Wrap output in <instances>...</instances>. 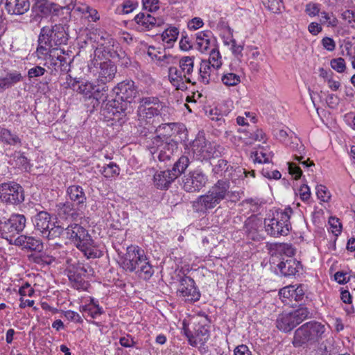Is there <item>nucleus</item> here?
<instances>
[{
    "label": "nucleus",
    "mask_w": 355,
    "mask_h": 355,
    "mask_svg": "<svg viewBox=\"0 0 355 355\" xmlns=\"http://www.w3.org/2000/svg\"><path fill=\"white\" fill-rule=\"evenodd\" d=\"M116 98L107 104V110L112 120L120 121L132 111V102L137 94V89L132 80H125L117 84L113 89Z\"/></svg>",
    "instance_id": "1"
},
{
    "label": "nucleus",
    "mask_w": 355,
    "mask_h": 355,
    "mask_svg": "<svg viewBox=\"0 0 355 355\" xmlns=\"http://www.w3.org/2000/svg\"><path fill=\"white\" fill-rule=\"evenodd\" d=\"M230 189L229 180H218L205 195L200 196L193 202V209L198 212L206 213L216 207L222 200H237L239 193Z\"/></svg>",
    "instance_id": "2"
},
{
    "label": "nucleus",
    "mask_w": 355,
    "mask_h": 355,
    "mask_svg": "<svg viewBox=\"0 0 355 355\" xmlns=\"http://www.w3.org/2000/svg\"><path fill=\"white\" fill-rule=\"evenodd\" d=\"M173 108L166 106L157 96L142 97L139 100L137 108V118L140 125H148L150 127L154 116H159L163 121L170 120Z\"/></svg>",
    "instance_id": "3"
},
{
    "label": "nucleus",
    "mask_w": 355,
    "mask_h": 355,
    "mask_svg": "<svg viewBox=\"0 0 355 355\" xmlns=\"http://www.w3.org/2000/svg\"><path fill=\"white\" fill-rule=\"evenodd\" d=\"M64 231L69 239L80 250L87 259L100 257L101 252L98 249L95 241L88 231L77 223H72L64 227Z\"/></svg>",
    "instance_id": "4"
},
{
    "label": "nucleus",
    "mask_w": 355,
    "mask_h": 355,
    "mask_svg": "<svg viewBox=\"0 0 355 355\" xmlns=\"http://www.w3.org/2000/svg\"><path fill=\"white\" fill-rule=\"evenodd\" d=\"M325 326L319 322H306L295 330L293 345L295 347L315 345L325 337Z\"/></svg>",
    "instance_id": "5"
},
{
    "label": "nucleus",
    "mask_w": 355,
    "mask_h": 355,
    "mask_svg": "<svg viewBox=\"0 0 355 355\" xmlns=\"http://www.w3.org/2000/svg\"><path fill=\"white\" fill-rule=\"evenodd\" d=\"M293 211L291 207L277 209L264 220V227L267 234L273 237L287 235L291 230L290 222Z\"/></svg>",
    "instance_id": "6"
},
{
    "label": "nucleus",
    "mask_w": 355,
    "mask_h": 355,
    "mask_svg": "<svg viewBox=\"0 0 355 355\" xmlns=\"http://www.w3.org/2000/svg\"><path fill=\"white\" fill-rule=\"evenodd\" d=\"M68 40V34L65 25L55 24L52 27L44 26L41 28L38 37L39 51L46 53V48H57V46L65 44Z\"/></svg>",
    "instance_id": "7"
},
{
    "label": "nucleus",
    "mask_w": 355,
    "mask_h": 355,
    "mask_svg": "<svg viewBox=\"0 0 355 355\" xmlns=\"http://www.w3.org/2000/svg\"><path fill=\"white\" fill-rule=\"evenodd\" d=\"M70 87L89 99L92 98L93 107L98 106L101 101L104 102L107 100L108 87L105 84L97 81L96 83L91 82H79L74 80L70 84Z\"/></svg>",
    "instance_id": "8"
},
{
    "label": "nucleus",
    "mask_w": 355,
    "mask_h": 355,
    "mask_svg": "<svg viewBox=\"0 0 355 355\" xmlns=\"http://www.w3.org/2000/svg\"><path fill=\"white\" fill-rule=\"evenodd\" d=\"M33 223L35 230L49 240L60 237L64 232V227L52 222L51 216L45 211H39L33 217Z\"/></svg>",
    "instance_id": "9"
},
{
    "label": "nucleus",
    "mask_w": 355,
    "mask_h": 355,
    "mask_svg": "<svg viewBox=\"0 0 355 355\" xmlns=\"http://www.w3.org/2000/svg\"><path fill=\"white\" fill-rule=\"evenodd\" d=\"M26 218L22 214H14L9 218L0 220V234L1 238L13 244L16 235L20 234L25 228Z\"/></svg>",
    "instance_id": "10"
},
{
    "label": "nucleus",
    "mask_w": 355,
    "mask_h": 355,
    "mask_svg": "<svg viewBox=\"0 0 355 355\" xmlns=\"http://www.w3.org/2000/svg\"><path fill=\"white\" fill-rule=\"evenodd\" d=\"M25 200L24 188L17 182L9 181L0 184V200L8 205H19Z\"/></svg>",
    "instance_id": "11"
},
{
    "label": "nucleus",
    "mask_w": 355,
    "mask_h": 355,
    "mask_svg": "<svg viewBox=\"0 0 355 355\" xmlns=\"http://www.w3.org/2000/svg\"><path fill=\"white\" fill-rule=\"evenodd\" d=\"M177 295L184 302L189 303L198 301L201 295L194 280L188 276L180 279Z\"/></svg>",
    "instance_id": "12"
},
{
    "label": "nucleus",
    "mask_w": 355,
    "mask_h": 355,
    "mask_svg": "<svg viewBox=\"0 0 355 355\" xmlns=\"http://www.w3.org/2000/svg\"><path fill=\"white\" fill-rule=\"evenodd\" d=\"M146 255L139 247H128L125 256L122 258L121 267L130 272L138 273V269Z\"/></svg>",
    "instance_id": "13"
},
{
    "label": "nucleus",
    "mask_w": 355,
    "mask_h": 355,
    "mask_svg": "<svg viewBox=\"0 0 355 355\" xmlns=\"http://www.w3.org/2000/svg\"><path fill=\"white\" fill-rule=\"evenodd\" d=\"M207 182V177L199 169L190 171L182 178V188L186 192H199Z\"/></svg>",
    "instance_id": "14"
},
{
    "label": "nucleus",
    "mask_w": 355,
    "mask_h": 355,
    "mask_svg": "<svg viewBox=\"0 0 355 355\" xmlns=\"http://www.w3.org/2000/svg\"><path fill=\"white\" fill-rule=\"evenodd\" d=\"M98 67V82L102 84L111 81L115 76L116 73V65L110 60L101 61L98 58H94L91 62V67Z\"/></svg>",
    "instance_id": "15"
},
{
    "label": "nucleus",
    "mask_w": 355,
    "mask_h": 355,
    "mask_svg": "<svg viewBox=\"0 0 355 355\" xmlns=\"http://www.w3.org/2000/svg\"><path fill=\"white\" fill-rule=\"evenodd\" d=\"M192 150L198 159H207L214 157V150L210 142L204 137H199L193 141Z\"/></svg>",
    "instance_id": "16"
},
{
    "label": "nucleus",
    "mask_w": 355,
    "mask_h": 355,
    "mask_svg": "<svg viewBox=\"0 0 355 355\" xmlns=\"http://www.w3.org/2000/svg\"><path fill=\"white\" fill-rule=\"evenodd\" d=\"M139 31H147L156 26H160L164 24V20L159 17H155L150 14L140 12L134 19Z\"/></svg>",
    "instance_id": "17"
},
{
    "label": "nucleus",
    "mask_w": 355,
    "mask_h": 355,
    "mask_svg": "<svg viewBox=\"0 0 355 355\" xmlns=\"http://www.w3.org/2000/svg\"><path fill=\"white\" fill-rule=\"evenodd\" d=\"M178 143L173 139L162 141L157 145V150L152 153L154 157L157 155L159 161L165 162L171 159L174 152L178 150Z\"/></svg>",
    "instance_id": "18"
},
{
    "label": "nucleus",
    "mask_w": 355,
    "mask_h": 355,
    "mask_svg": "<svg viewBox=\"0 0 355 355\" xmlns=\"http://www.w3.org/2000/svg\"><path fill=\"white\" fill-rule=\"evenodd\" d=\"M217 70V69L211 66L209 62L202 60L200 62L197 79L205 85L216 83L219 80Z\"/></svg>",
    "instance_id": "19"
},
{
    "label": "nucleus",
    "mask_w": 355,
    "mask_h": 355,
    "mask_svg": "<svg viewBox=\"0 0 355 355\" xmlns=\"http://www.w3.org/2000/svg\"><path fill=\"white\" fill-rule=\"evenodd\" d=\"M13 244L28 251L41 252L44 248L43 243L40 239L24 234L15 238Z\"/></svg>",
    "instance_id": "20"
},
{
    "label": "nucleus",
    "mask_w": 355,
    "mask_h": 355,
    "mask_svg": "<svg viewBox=\"0 0 355 355\" xmlns=\"http://www.w3.org/2000/svg\"><path fill=\"white\" fill-rule=\"evenodd\" d=\"M33 1L35 2L32 6V10L42 16H47L51 14L58 15L59 12L62 10V6L49 2L48 0Z\"/></svg>",
    "instance_id": "21"
},
{
    "label": "nucleus",
    "mask_w": 355,
    "mask_h": 355,
    "mask_svg": "<svg viewBox=\"0 0 355 355\" xmlns=\"http://www.w3.org/2000/svg\"><path fill=\"white\" fill-rule=\"evenodd\" d=\"M67 196L72 204L78 207V209L84 210L87 207V197L84 189L79 185L69 186L67 189Z\"/></svg>",
    "instance_id": "22"
},
{
    "label": "nucleus",
    "mask_w": 355,
    "mask_h": 355,
    "mask_svg": "<svg viewBox=\"0 0 355 355\" xmlns=\"http://www.w3.org/2000/svg\"><path fill=\"white\" fill-rule=\"evenodd\" d=\"M46 53H43L39 51V47L37 48L36 52L39 58L43 57L46 61H49V64L54 67H61L66 63L65 58L62 55V51L58 48H46Z\"/></svg>",
    "instance_id": "23"
},
{
    "label": "nucleus",
    "mask_w": 355,
    "mask_h": 355,
    "mask_svg": "<svg viewBox=\"0 0 355 355\" xmlns=\"http://www.w3.org/2000/svg\"><path fill=\"white\" fill-rule=\"evenodd\" d=\"M83 209H78V207L71 202L67 201L57 205L58 215L64 219L76 220L81 217Z\"/></svg>",
    "instance_id": "24"
},
{
    "label": "nucleus",
    "mask_w": 355,
    "mask_h": 355,
    "mask_svg": "<svg viewBox=\"0 0 355 355\" xmlns=\"http://www.w3.org/2000/svg\"><path fill=\"white\" fill-rule=\"evenodd\" d=\"M91 270L90 267H85L83 263H78L73 266L68 271V277L71 282H74L76 286L79 288L85 284L84 277Z\"/></svg>",
    "instance_id": "25"
},
{
    "label": "nucleus",
    "mask_w": 355,
    "mask_h": 355,
    "mask_svg": "<svg viewBox=\"0 0 355 355\" xmlns=\"http://www.w3.org/2000/svg\"><path fill=\"white\" fill-rule=\"evenodd\" d=\"M29 0H6L5 9L9 15H22L30 9Z\"/></svg>",
    "instance_id": "26"
},
{
    "label": "nucleus",
    "mask_w": 355,
    "mask_h": 355,
    "mask_svg": "<svg viewBox=\"0 0 355 355\" xmlns=\"http://www.w3.org/2000/svg\"><path fill=\"white\" fill-rule=\"evenodd\" d=\"M184 74L181 69H178L175 67H171L168 69V78L172 85L176 87L177 89L184 90L187 89L184 80L189 83L195 84L196 82L191 80V77L184 76Z\"/></svg>",
    "instance_id": "27"
},
{
    "label": "nucleus",
    "mask_w": 355,
    "mask_h": 355,
    "mask_svg": "<svg viewBox=\"0 0 355 355\" xmlns=\"http://www.w3.org/2000/svg\"><path fill=\"white\" fill-rule=\"evenodd\" d=\"M178 124L176 123L166 122L159 125L155 128V132L157 135L153 139V144H157L162 137L166 139H171L170 137L175 133V130L178 128Z\"/></svg>",
    "instance_id": "28"
},
{
    "label": "nucleus",
    "mask_w": 355,
    "mask_h": 355,
    "mask_svg": "<svg viewBox=\"0 0 355 355\" xmlns=\"http://www.w3.org/2000/svg\"><path fill=\"white\" fill-rule=\"evenodd\" d=\"M300 266V262L291 257L286 260L283 258L277 264L278 269L284 277L295 275L299 271Z\"/></svg>",
    "instance_id": "29"
},
{
    "label": "nucleus",
    "mask_w": 355,
    "mask_h": 355,
    "mask_svg": "<svg viewBox=\"0 0 355 355\" xmlns=\"http://www.w3.org/2000/svg\"><path fill=\"white\" fill-rule=\"evenodd\" d=\"M119 47V44L112 38L109 42H106V44L103 46L96 48L94 58L101 60V55L106 60H110V58H112V53H115Z\"/></svg>",
    "instance_id": "30"
},
{
    "label": "nucleus",
    "mask_w": 355,
    "mask_h": 355,
    "mask_svg": "<svg viewBox=\"0 0 355 355\" xmlns=\"http://www.w3.org/2000/svg\"><path fill=\"white\" fill-rule=\"evenodd\" d=\"M24 78L21 73L16 70L10 71L4 77L0 78V92H3L16 84L21 82Z\"/></svg>",
    "instance_id": "31"
},
{
    "label": "nucleus",
    "mask_w": 355,
    "mask_h": 355,
    "mask_svg": "<svg viewBox=\"0 0 355 355\" xmlns=\"http://www.w3.org/2000/svg\"><path fill=\"white\" fill-rule=\"evenodd\" d=\"M176 178L170 169L155 173L153 178L155 185L159 189H168Z\"/></svg>",
    "instance_id": "32"
},
{
    "label": "nucleus",
    "mask_w": 355,
    "mask_h": 355,
    "mask_svg": "<svg viewBox=\"0 0 355 355\" xmlns=\"http://www.w3.org/2000/svg\"><path fill=\"white\" fill-rule=\"evenodd\" d=\"M209 337V331L205 326L198 324L194 329L193 337L190 338V345L193 347H197L198 345H204Z\"/></svg>",
    "instance_id": "33"
},
{
    "label": "nucleus",
    "mask_w": 355,
    "mask_h": 355,
    "mask_svg": "<svg viewBox=\"0 0 355 355\" xmlns=\"http://www.w3.org/2000/svg\"><path fill=\"white\" fill-rule=\"evenodd\" d=\"M297 326L291 313L281 314L276 320V327L281 331L288 332Z\"/></svg>",
    "instance_id": "34"
},
{
    "label": "nucleus",
    "mask_w": 355,
    "mask_h": 355,
    "mask_svg": "<svg viewBox=\"0 0 355 355\" xmlns=\"http://www.w3.org/2000/svg\"><path fill=\"white\" fill-rule=\"evenodd\" d=\"M261 227V220L257 217H250L245 222V231L248 236L255 239L257 236L258 231Z\"/></svg>",
    "instance_id": "35"
},
{
    "label": "nucleus",
    "mask_w": 355,
    "mask_h": 355,
    "mask_svg": "<svg viewBox=\"0 0 355 355\" xmlns=\"http://www.w3.org/2000/svg\"><path fill=\"white\" fill-rule=\"evenodd\" d=\"M93 301L94 300H92V304H87L80 307V311L83 313V315L86 319L87 317L96 318L103 313L102 308Z\"/></svg>",
    "instance_id": "36"
},
{
    "label": "nucleus",
    "mask_w": 355,
    "mask_h": 355,
    "mask_svg": "<svg viewBox=\"0 0 355 355\" xmlns=\"http://www.w3.org/2000/svg\"><path fill=\"white\" fill-rule=\"evenodd\" d=\"M179 67L181 71L184 74V76L191 77V80L193 79L192 73L193 71L194 67V57H182L179 61Z\"/></svg>",
    "instance_id": "37"
},
{
    "label": "nucleus",
    "mask_w": 355,
    "mask_h": 355,
    "mask_svg": "<svg viewBox=\"0 0 355 355\" xmlns=\"http://www.w3.org/2000/svg\"><path fill=\"white\" fill-rule=\"evenodd\" d=\"M0 139L8 145H21V139L18 135L12 133L10 130L3 128H0Z\"/></svg>",
    "instance_id": "38"
},
{
    "label": "nucleus",
    "mask_w": 355,
    "mask_h": 355,
    "mask_svg": "<svg viewBox=\"0 0 355 355\" xmlns=\"http://www.w3.org/2000/svg\"><path fill=\"white\" fill-rule=\"evenodd\" d=\"M211 31H202L196 35L198 49L201 52L207 51L210 45Z\"/></svg>",
    "instance_id": "39"
},
{
    "label": "nucleus",
    "mask_w": 355,
    "mask_h": 355,
    "mask_svg": "<svg viewBox=\"0 0 355 355\" xmlns=\"http://www.w3.org/2000/svg\"><path fill=\"white\" fill-rule=\"evenodd\" d=\"M189 165V159L188 157L182 155L178 161L175 162L171 171V173L174 174L176 178H178L182 173H183Z\"/></svg>",
    "instance_id": "40"
},
{
    "label": "nucleus",
    "mask_w": 355,
    "mask_h": 355,
    "mask_svg": "<svg viewBox=\"0 0 355 355\" xmlns=\"http://www.w3.org/2000/svg\"><path fill=\"white\" fill-rule=\"evenodd\" d=\"M91 39H94V42L98 44V47H102L106 44V42H109L112 37L107 33L102 30H95L91 33Z\"/></svg>",
    "instance_id": "41"
},
{
    "label": "nucleus",
    "mask_w": 355,
    "mask_h": 355,
    "mask_svg": "<svg viewBox=\"0 0 355 355\" xmlns=\"http://www.w3.org/2000/svg\"><path fill=\"white\" fill-rule=\"evenodd\" d=\"M251 157H254L255 162L269 164L272 158V153L262 148L259 151L252 152Z\"/></svg>",
    "instance_id": "42"
},
{
    "label": "nucleus",
    "mask_w": 355,
    "mask_h": 355,
    "mask_svg": "<svg viewBox=\"0 0 355 355\" xmlns=\"http://www.w3.org/2000/svg\"><path fill=\"white\" fill-rule=\"evenodd\" d=\"M179 35V30L174 26H170L162 33V40L167 44H171L176 41Z\"/></svg>",
    "instance_id": "43"
},
{
    "label": "nucleus",
    "mask_w": 355,
    "mask_h": 355,
    "mask_svg": "<svg viewBox=\"0 0 355 355\" xmlns=\"http://www.w3.org/2000/svg\"><path fill=\"white\" fill-rule=\"evenodd\" d=\"M291 314L294 318L295 324L297 325L308 318L310 316L311 313L306 307L302 306L295 310L293 312H291Z\"/></svg>",
    "instance_id": "44"
},
{
    "label": "nucleus",
    "mask_w": 355,
    "mask_h": 355,
    "mask_svg": "<svg viewBox=\"0 0 355 355\" xmlns=\"http://www.w3.org/2000/svg\"><path fill=\"white\" fill-rule=\"evenodd\" d=\"M320 23L334 28L338 26V20L333 13L323 11L320 12Z\"/></svg>",
    "instance_id": "45"
},
{
    "label": "nucleus",
    "mask_w": 355,
    "mask_h": 355,
    "mask_svg": "<svg viewBox=\"0 0 355 355\" xmlns=\"http://www.w3.org/2000/svg\"><path fill=\"white\" fill-rule=\"evenodd\" d=\"M119 167L114 162L104 166L103 169L101 170L102 175L106 178H110L116 175L119 174Z\"/></svg>",
    "instance_id": "46"
},
{
    "label": "nucleus",
    "mask_w": 355,
    "mask_h": 355,
    "mask_svg": "<svg viewBox=\"0 0 355 355\" xmlns=\"http://www.w3.org/2000/svg\"><path fill=\"white\" fill-rule=\"evenodd\" d=\"M275 250L280 254L291 257L295 254V250L291 245L288 243H277L275 245Z\"/></svg>",
    "instance_id": "47"
},
{
    "label": "nucleus",
    "mask_w": 355,
    "mask_h": 355,
    "mask_svg": "<svg viewBox=\"0 0 355 355\" xmlns=\"http://www.w3.org/2000/svg\"><path fill=\"white\" fill-rule=\"evenodd\" d=\"M139 269H138V275L144 274L145 275V279L150 278L154 273V270L153 268V266L148 261L146 257L144 259L142 263L141 264V266L139 267Z\"/></svg>",
    "instance_id": "48"
},
{
    "label": "nucleus",
    "mask_w": 355,
    "mask_h": 355,
    "mask_svg": "<svg viewBox=\"0 0 355 355\" xmlns=\"http://www.w3.org/2000/svg\"><path fill=\"white\" fill-rule=\"evenodd\" d=\"M112 59L117 60L121 65L125 67H128L130 63V58L121 47H119L115 53H112Z\"/></svg>",
    "instance_id": "49"
},
{
    "label": "nucleus",
    "mask_w": 355,
    "mask_h": 355,
    "mask_svg": "<svg viewBox=\"0 0 355 355\" xmlns=\"http://www.w3.org/2000/svg\"><path fill=\"white\" fill-rule=\"evenodd\" d=\"M206 60L210 62L211 66L217 69H218L222 64L221 56L219 51L217 49H212L209 60Z\"/></svg>",
    "instance_id": "50"
},
{
    "label": "nucleus",
    "mask_w": 355,
    "mask_h": 355,
    "mask_svg": "<svg viewBox=\"0 0 355 355\" xmlns=\"http://www.w3.org/2000/svg\"><path fill=\"white\" fill-rule=\"evenodd\" d=\"M221 80L222 82L227 86H235L241 82L239 76L234 73L224 74Z\"/></svg>",
    "instance_id": "51"
},
{
    "label": "nucleus",
    "mask_w": 355,
    "mask_h": 355,
    "mask_svg": "<svg viewBox=\"0 0 355 355\" xmlns=\"http://www.w3.org/2000/svg\"><path fill=\"white\" fill-rule=\"evenodd\" d=\"M263 2L264 5L274 13L280 12L283 7L282 0H263Z\"/></svg>",
    "instance_id": "52"
},
{
    "label": "nucleus",
    "mask_w": 355,
    "mask_h": 355,
    "mask_svg": "<svg viewBox=\"0 0 355 355\" xmlns=\"http://www.w3.org/2000/svg\"><path fill=\"white\" fill-rule=\"evenodd\" d=\"M293 132L290 130L278 129L275 130V136L281 142L286 143L288 137H291Z\"/></svg>",
    "instance_id": "53"
},
{
    "label": "nucleus",
    "mask_w": 355,
    "mask_h": 355,
    "mask_svg": "<svg viewBox=\"0 0 355 355\" xmlns=\"http://www.w3.org/2000/svg\"><path fill=\"white\" fill-rule=\"evenodd\" d=\"M331 67L338 73H342L346 69L345 61L342 58L333 59L331 61Z\"/></svg>",
    "instance_id": "54"
},
{
    "label": "nucleus",
    "mask_w": 355,
    "mask_h": 355,
    "mask_svg": "<svg viewBox=\"0 0 355 355\" xmlns=\"http://www.w3.org/2000/svg\"><path fill=\"white\" fill-rule=\"evenodd\" d=\"M316 194L318 198L323 202H327L330 198V194L327 189L321 184L316 187Z\"/></svg>",
    "instance_id": "55"
},
{
    "label": "nucleus",
    "mask_w": 355,
    "mask_h": 355,
    "mask_svg": "<svg viewBox=\"0 0 355 355\" xmlns=\"http://www.w3.org/2000/svg\"><path fill=\"white\" fill-rule=\"evenodd\" d=\"M227 161L223 159H220L217 162L213 164L212 171L214 174H219L222 171H226L228 168Z\"/></svg>",
    "instance_id": "56"
},
{
    "label": "nucleus",
    "mask_w": 355,
    "mask_h": 355,
    "mask_svg": "<svg viewBox=\"0 0 355 355\" xmlns=\"http://www.w3.org/2000/svg\"><path fill=\"white\" fill-rule=\"evenodd\" d=\"M261 173L264 177L268 179L279 180L281 178L282 176L280 172L277 170L270 171L269 166L263 167L261 169Z\"/></svg>",
    "instance_id": "57"
},
{
    "label": "nucleus",
    "mask_w": 355,
    "mask_h": 355,
    "mask_svg": "<svg viewBox=\"0 0 355 355\" xmlns=\"http://www.w3.org/2000/svg\"><path fill=\"white\" fill-rule=\"evenodd\" d=\"M143 7L149 12H155L159 9V0H142Z\"/></svg>",
    "instance_id": "58"
},
{
    "label": "nucleus",
    "mask_w": 355,
    "mask_h": 355,
    "mask_svg": "<svg viewBox=\"0 0 355 355\" xmlns=\"http://www.w3.org/2000/svg\"><path fill=\"white\" fill-rule=\"evenodd\" d=\"M137 6V3L132 0H126L122 5V13L128 14L132 12Z\"/></svg>",
    "instance_id": "59"
},
{
    "label": "nucleus",
    "mask_w": 355,
    "mask_h": 355,
    "mask_svg": "<svg viewBox=\"0 0 355 355\" xmlns=\"http://www.w3.org/2000/svg\"><path fill=\"white\" fill-rule=\"evenodd\" d=\"M46 69L40 66H36L28 71V76L29 78L40 77L44 74Z\"/></svg>",
    "instance_id": "60"
},
{
    "label": "nucleus",
    "mask_w": 355,
    "mask_h": 355,
    "mask_svg": "<svg viewBox=\"0 0 355 355\" xmlns=\"http://www.w3.org/2000/svg\"><path fill=\"white\" fill-rule=\"evenodd\" d=\"M64 317L69 321L75 322L77 323H82L83 319L81 316L75 311L68 310L63 312Z\"/></svg>",
    "instance_id": "61"
},
{
    "label": "nucleus",
    "mask_w": 355,
    "mask_h": 355,
    "mask_svg": "<svg viewBox=\"0 0 355 355\" xmlns=\"http://www.w3.org/2000/svg\"><path fill=\"white\" fill-rule=\"evenodd\" d=\"M342 17L347 21L352 28H355V12L347 10L342 13Z\"/></svg>",
    "instance_id": "62"
},
{
    "label": "nucleus",
    "mask_w": 355,
    "mask_h": 355,
    "mask_svg": "<svg viewBox=\"0 0 355 355\" xmlns=\"http://www.w3.org/2000/svg\"><path fill=\"white\" fill-rule=\"evenodd\" d=\"M204 25L202 19L200 17H194L189 21L187 26L189 30H197Z\"/></svg>",
    "instance_id": "63"
},
{
    "label": "nucleus",
    "mask_w": 355,
    "mask_h": 355,
    "mask_svg": "<svg viewBox=\"0 0 355 355\" xmlns=\"http://www.w3.org/2000/svg\"><path fill=\"white\" fill-rule=\"evenodd\" d=\"M322 46L329 51H333L336 48L335 41L329 37H324L321 41Z\"/></svg>",
    "instance_id": "64"
}]
</instances>
